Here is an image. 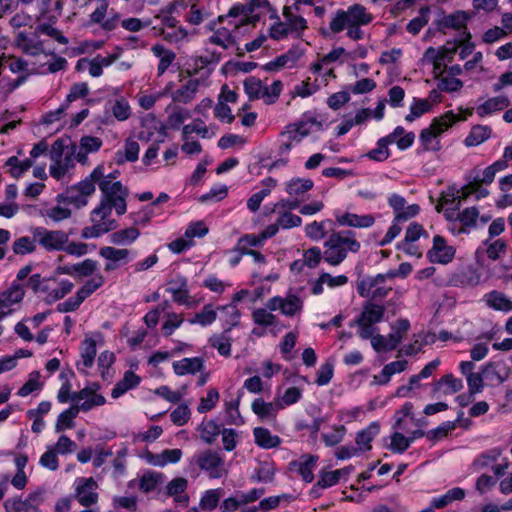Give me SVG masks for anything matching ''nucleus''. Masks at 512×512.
I'll use <instances>...</instances> for the list:
<instances>
[{
	"instance_id": "f257e3e1",
	"label": "nucleus",
	"mask_w": 512,
	"mask_h": 512,
	"mask_svg": "<svg viewBox=\"0 0 512 512\" xmlns=\"http://www.w3.org/2000/svg\"><path fill=\"white\" fill-rule=\"evenodd\" d=\"M354 236L350 230L332 232L324 242V261L331 266H338L347 258L348 252H359L361 244Z\"/></svg>"
},
{
	"instance_id": "f03ea898",
	"label": "nucleus",
	"mask_w": 512,
	"mask_h": 512,
	"mask_svg": "<svg viewBox=\"0 0 512 512\" xmlns=\"http://www.w3.org/2000/svg\"><path fill=\"white\" fill-rule=\"evenodd\" d=\"M101 169L93 171L78 184L68 187L63 193L57 196V202L65 205H72L75 208H82L87 205L88 197L96 191L93 179L100 177Z\"/></svg>"
},
{
	"instance_id": "7ed1b4c3",
	"label": "nucleus",
	"mask_w": 512,
	"mask_h": 512,
	"mask_svg": "<svg viewBox=\"0 0 512 512\" xmlns=\"http://www.w3.org/2000/svg\"><path fill=\"white\" fill-rule=\"evenodd\" d=\"M466 118H459L453 111H448L439 118H435L429 127L423 129L420 133L419 140L424 150L439 151L441 149L439 137L447 129L459 120Z\"/></svg>"
},
{
	"instance_id": "20e7f679",
	"label": "nucleus",
	"mask_w": 512,
	"mask_h": 512,
	"mask_svg": "<svg viewBox=\"0 0 512 512\" xmlns=\"http://www.w3.org/2000/svg\"><path fill=\"white\" fill-rule=\"evenodd\" d=\"M385 308L373 302H367L363 305L360 315L349 323L350 327L357 326V335L367 340L379 331L376 326L383 320Z\"/></svg>"
},
{
	"instance_id": "39448f33",
	"label": "nucleus",
	"mask_w": 512,
	"mask_h": 512,
	"mask_svg": "<svg viewBox=\"0 0 512 512\" xmlns=\"http://www.w3.org/2000/svg\"><path fill=\"white\" fill-rule=\"evenodd\" d=\"M101 193L99 205L105 208L115 210L116 214L121 216L127 211V198L129 190L120 181L110 183L109 181H101L99 183Z\"/></svg>"
},
{
	"instance_id": "423d86ee",
	"label": "nucleus",
	"mask_w": 512,
	"mask_h": 512,
	"mask_svg": "<svg viewBox=\"0 0 512 512\" xmlns=\"http://www.w3.org/2000/svg\"><path fill=\"white\" fill-rule=\"evenodd\" d=\"M112 211L99 204L90 212V226L81 230L83 239H96L118 228V222L111 217Z\"/></svg>"
},
{
	"instance_id": "0eeeda50",
	"label": "nucleus",
	"mask_w": 512,
	"mask_h": 512,
	"mask_svg": "<svg viewBox=\"0 0 512 512\" xmlns=\"http://www.w3.org/2000/svg\"><path fill=\"white\" fill-rule=\"evenodd\" d=\"M191 464L196 465L211 479H220L228 474L225 458L218 450L205 449L195 453L192 457Z\"/></svg>"
},
{
	"instance_id": "6e6552de",
	"label": "nucleus",
	"mask_w": 512,
	"mask_h": 512,
	"mask_svg": "<svg viewBox=\"0 0 512 512\" xmlns=\"http://www.w3.org/2000/svg\"><path fill=\"white\" fill-rule=\"evenodd\" d=\"M372 20V15L364 6L354 4L347 10H338L330 21L329 28L333 33H340L350 24H369Z\"/></svg>"
},
{
	"instance_id": "1a4fd4ad",
	"label": "nucleus",
	"mask_w": 512,
	"mask_h": 512,
	"mask_svg": "<svg viewBox=\"0 0 512 512\" xmlns=\"http://www.w3.org/2000/svg\"><path fill=\"white\" fill-rule=\"evenodd\" d=\"M37 244L46 252L62 251L67 242V232L63 230H49L45 227H34L31 230Z\"/></svg>"
},
{
	"instance_id": "9d476101",
	"label": "nucleus",
	"mask_w": 512,
	"mask_h": 512,
	"mask_svg": "<svg viewBox=\"0 0 512 512\" xmlns=\"http://www.w3.org/2000/svg\"><path fill=\"white\" fill-rule=\"evenodd\" d=\"M456 249L448 245L446 239L441 235H435L432 240V246L427 251L426 257L430 263L446 265L455 258Z\"/></svg>"
},
{
	"instance_id": "9b49d317",
	"label": "nucleus",
	"mask_w": 512,
	"mask_h": 512,
	"mask_svg": "<svg viewBox=\"0 0 512 512\" xmlns=\"http://www.w3.org/2000/svg\"><path fill=\"white\" fill-rule=\"evenodd\" d=\"M99 389V384L93 383L90 386H86L78 392H73L71 396V401L79 403V405H75L76 408H79V411L87 412L94 407L102 406L105 404V397L101 394L97 393Z\"/></svg>"
},
{
	"instance_id": "f8f14e48",
	"label": "nucleus",
	"mask_w": 512,
	"mask_h": 512,
	"mask_svg": "<svg viewBox=\"0 0 512 512\" xmlns=\"http://www.w3.org/2000/svg\"><path fill=\"white\" fill-rule=\"evenodd\" d=\"M166 127L154 115L148 114L141 120V128L138 133L140 141L149 142L155 136L156 142H164L166 137Z\"/></svg>"
},
{
	"instance_id": "ddd939ff",
	"label": "nucleus",
	"mask_w": 512,
	"mask_h": 512,
	"mask_svg": "<svg viewBox=\"0 0 512 512\" xmlns=\"http://www.w3.org/2000/svg\"><path fill=\"white\" fill-rule=\"evenodd\" d=\"M75 498L85 507H89L98 501L97 482L92 478L80 477L75 480Z\"/></svg>"
},
{
	"instance_id": "4468645a",
	"label": "nucleus",
	"mask_w": 512,
	"mask_h": 512,
	"mask_svg": "<svg viewBox=\"0 0 512 512\" xmlns=\"http://www.w3.org/2000/svg\"><path fill=\"white\" fill-rule=\"evenodd\" d=\"M374 280L375 276L363 277L357 284V292L361 297L382 300L390 293L392 288L384 286L385 282H374Z\"/></svg>"
},
{
	"instance_id": "2eb2a0df",
	"label": "nucleus",
	"mask_w": 512,
	"mask_h": 512,
	"mask_svg": "<svg viewBox=\"0 0 512 512\" xmlns=\"http://www.w3.org/2000/svg\"><path fill=\"white\" fill-rule=\"evenodd\" d=\"M463 387V381L460 378H456L452 373H448L432 383L431 396L433 398H440L453 395L461 391Z\"/></svg>"
},
{
	"instance_id": "dca6fc26",
	"label": "nucleus",
	"mask_w": 512,
	"mask_h": 512,
	"mask_svg": "<svg viewBox=\"0 0 512 512\" xmlns=\"http://www.w3.org/2000/svg\"><path fill=\"white\" fill-rule=\"evenodd\" d=\"M99 255L108 261L105 264V271H113L118 268L119 264L128 263L134 258L130 250L112 246L101 247Z\"/></svg>"
},
{
	"instance_id": "f3484780",
	"label": "nucleus",
	"mask_w": 512,
	"mask_h": 512,
	"mask_svg": "<svg viewBox=\"0 0 512 512\" xmlns=\"http://www.w3.org/2000/svg\"><path fill=\"white\" fill-rule=\"evenodd\" d=\"M24 297V290L19 284H13L10 288L0 293V319L10 315L15 306L18 305Z\"/></svg>"
},
{
	"instance_id": "a211bd4d",
	"label": "nucleus",
	"mask_w": 512,
	"mask_h": 512,
	"mask_svg": "<svg viewBox=\"0 0 512 512\" xmlns=\"http://www.w3.org/2000/svg\"><path fill=\"white\" fill-rule=\"evenodd\" d=\"M319 457L317 455L303 454L296 460H292L288 464L291 472H297L303 481L310 483L314 479V470Z\"/></svg>"
},
{
	"instance_id": "6ab92c4d",
	"label": "nucleus",
	"mask_w": 512,
	"mask_h": 512,
	"mask_svg": "<svg viewBox=\"0 0 512 512\" xmlns=\"http://www.w3.org/2000/svg\"><path fill=\"white\" fill-rule=\"evenodd\" d=\"M166 291L171 294L172 299L179 305L190 307L191 297L189 295L188 280L184 276H176L167 283Z\"/></svg>"
},
{
	"instance_id": "aec40b11",
	"label": "nucleus",
	"mask_w": 512,
	"mask_h": 512,
	"mask_svg": "<svg viewBox=\"0 0 512 512\" xmlns=\"http://www.w3.org/2000/svg\"><path fill=\"white\" fill-rule=\"evenodd\" d=\"M97 262L93 259H85L80 263L58 266L55 272L59 275H69L73 277H89L97 270Z\"/></svg>"
},
{
	"instance_id": "412c9836",
	"label": "nucleus",
	"mask_w": 512,
	"mask_h": 512,
	"mask_svg": "<svg viewBox=\"0 0 512 512\" xmlns=\"http://www.w3.org/2000/svg\"><path fill=\"white\" fill-rule=\"evenodd\" d=\"M77 145L71 144L66 154L50 165V175L56 180L62 179L75 165V153Z\"/></svg>"
},
{
	"instance_id": "4be33fe9",
	"label": "nucleus",
	"mask_w": 512,
	"mask_h": 512,
	"mask_svg": "<svg viewBox=\"0 0 512 512\" xmlns=\"http://www.w3.org/2000/svg\"><path fill=\"white\" fill-rule=\"evenodd\" d=\"M15 43L27 55L37 56L44 53L43 43L36 33L19 32L15 38Z\"/></svg>"
},
{
	"instance_id": "5701e85b",
	"label": "nucleus",
	"mask_w": 512,
	"mask_h": 512,
	"mask_svg": "<svg viewBox=\"0 0 512 512\" xmlns=\"http://www.w3.org/2000/svg\"><path fill=\"white\" fill-rule=\"evenodd\" d=\"M188 480L184 477L172 479L166 486V494L173 497L174 502L186 507L189 504V495L186 493Z\"/></svg>"
},
{
	"instance_id": "b1692460",
	"label": "nucleus",
	"mask_w": 512,
	"mask_h": 512,
	"mask_svg": "<svg viewBox=\"0 0 512 512\" xmlns=\"http://www.w3.org/2000/svg\"><path fill=\"white\" fill-rule=\"evenodd\" d=\"M172 367L176 375L184 376L187 374L202 372L205 367V362L201 357L183 358L181 360L174 361Z\"/></svg>"
},
{
	"instance_id": "393cba45",
	"label": "nucleus",
	"mask_w": 512,
	"mask_h": 512,
	"mask_svg": "<svg viewBox=\"0 0 512 512\" xmlns=\"http://www.w3.org/2000/svg\"><path fill=\"white\" fill-rule=\"evenodd\" d=\"M482 301L485 305L495 311L510 312L512 301L501 291L492 290L483 295Z\"/></svg>"
},
{
	"instance_id": "a878e982",
	"label": "nucleus",
	"mask_w": 512,
	"mask_h": 512,
	"mask_svg": "<svg viewBox=\"0 0 512 512\" xmlns=\"http://www.w3.org/2000/svg\"><path fill=\"white\" fill-rule=\"evenodd\" d=\"M336 220L341 226L355 227V228H368L371 227L375 218L371 214L357 215L354 213L346 212L342 215H337Z\"/></svg>"
},
{
	"instance_id": "bb28decb",
	"label": "nucleus",
	"mask_w": 512,
	"mask_h": 512,
	"mask_svg": "<svg viewBox=\"0 0 512 512\" xmlns=\"http://www.w3.org/2000/svg\"><path fill=\"white\" fill-rule=\"evenodd\" d=\"M97 354L96 342L92 338H86L81 346V361L77 362L79 372L86 374L87 369L91 368Z\"/></svg>"
},
{
	"instance_id": "cd10ccee",
	"label": "nucleus",
	"mask_w": 512,
	"mask_h": 512,
	"mask_svg": "<svg viewBox=\"0 0 512 512\" xmlns=\"http://www.w3.org/2000/svg\"><path fill=\"white\" fill-rule=\"evenodd\" d=\"M200 81L198 79H190L180 88L175 90L171 97L173 102L188 104L196 96L199 89Z\"/></svg>"
},
{
	"instance_id": "c85d7f7f",
	"label": "nucleus",
	"mask_w": 512,
	"mask_h": 512,
	"mask_svg": "<svg viewBox=\"0 0 512 512\" xmlns=\"http://www.w3.org/2000/svg\"><path fill=\"white\" fill-rule=\"evenodd\" d=\"M379 432L380 426L378 422H372L366 428L357 433L355 443L361 453L371 450V442L379 434Z\"/></svg>"
},
{
	"instance_id": "c756f323",
	"label": "nucleus",
	"mask_w": 512,
	"mask_h": 512,
	"mask_svg": "<svg viewBox=\"0 0 512 512\" xmlns=\"http://www.w3.org/2000/svg\"><path fill=\"white\" fill-rule=\"evenodd\" d=\"M251 409L262 420L275 419L277 413L282 410L277 400L274 402H265L262 398H256L252 402Z\"/></svg>"
},
{
	"instance_id": "7c9ffc66",
	"label": "nucleus",
	"mask_w": 512,
	"mask_h": 512,
	"mask_svg": "<svg viewBox=\"0 0 512 512\" xmlns=\"http://www.w3.org/2000/svg\"><path fill=\"white\" fill-rule=\"evenodd\" d=\"M153 55L159 58L157 75L162 76L176 59V54L162 44H155L151 47Z\"/></svg>"
},
{
	"instance_id": "2f4dec72",
	"label": "nucleus",
	"mask_w": 512,
	"mask_h": 512,
	"mask_svg": "<svg viewBox=\"0 0 512 512\" xmlns=\"http://www.w3.org/2000/svg\"><path fill=\"white\" fill-rule=\"evenodd\" d=\"M509 105H510L509 99L504 95H500V96L489 98L484 103L479 105L476 108V113L480 117H486L488 115H491L495 112H498V111H501V110L507 108Z\"/></svg>"
},
{
	"instance_id": "473e14b6",
	"label": "nucleus",
	"mask_w": 512,
	"mask_h": 512,
	"mask_svg": "<svg viewBox=\"0 0 512 512\" xmlns=\"http://www.w3.org/2000/svg\"><path fill=\"white\" fill-rule=\"evenodd\" d=\"M140 236V231L135 227H128L125 229L112 232L108 239L109 242L117 246H128L134 243Z\"/></svg>"
},
{
	"instance_id": "72a5a7b5",
	"label": "nucleus",
	"mask_w": 512,
	"mask_h": 512,
	"mask_svg": "<svg viewBox=\"0 0 512 512\" xmlns=\"http://www.w3.org/2000/svg\"><path fill=\"white\" fill-rule=\"evenodd\" d=\"M255 443L263 449L276 448L281 444V438L274 435L267 428L256 427L253 429Z\"/></svg>"
},
{
	"instance_id": "f704fd0d",
	"label": "nucleus",
	"mask_w": 512,
	"mask_h": 512,
	"mask_svg": "<svg viewBox=\"0 0 512 512\" xmlns=\"http://www.w3.org/2000/svg\"><path fill=\"white\" fill-rule=\"evenodd\" d=\"M485 249L478 248L476 251L477 258L481 257L482 253H485L490 260H498L506 253V242L503 239H497L494 241L486 240L483 242Z\"/></svg>"
},
{
	"instance_id": "c9c22d12",
	"label": "nucleus",
	"mask_w": 512,
	"mask_h": 512,
	"mask_svg": "<svg viewBox=\"0 0 512 512\" xmlns=\"http://www.w3.org/2000/svg\"><path fill=\"white\" fill-rule=\"evenodd\" d=\"M140 377L132 371H126L123 378L119 380L111 391V396L114 399L119 398L128 390L137 387L140 383Z\"/></svg>"
},
{
	"instance_id": "e433bc0d",
	"label": "nucleus",
	"mask_w": 512,
	"mask_h": 512,
	"mask_svg": "<svg viewBox=\"0 0 512 512\" xmlns=\"http://www.w3.org/2000/svg\"><path fill=\"white\" fill-rule=\"evenodd\" d=\"M139 151V144L135 140L128 138L125 141L123 150L116 152L115 161L119 165L125 162H135L138 159Z\"/></svg>"
},
{
	"instance_id": "4c0bfd02",
	"label": "nucleus",
	"mask_w": 512,
	"mask_h": 512,
	"mask_svg": "<svg viewBox=\"0 0 512 512\" xmlns=\"http://www.w3.org/2000/svg\"><path fill=\"white\" fill-rule=\"evenodd\" d=\"M155 34L162 36L163 39L170 44H179L188 41V31L182 25H178L174 29L156 28L153 27Z\"/></svg>"
},
{
	"instance_id": "58836bf2",
	"label": "nucleus",
	"mask_w": 512,
	"mask_h": 512,
	"mask_svg": "<svg viewBox=\"0 0 512 512\" xmlns=\"http://www.w3.org/2000/svg\"><path fill=\"white\" fill-rule=\"evenodd\" d=\"M502 454V449L499 447H494L489 449L480 455H478L473 461V468L475 471H480L482 469L491 467L498 461Z\"/></svg>"
},
{
	"instance_id": "ea45409f",
	"label": "nucleus",
	"mask_w": 512,
	"mask_h": 512,
	"mask_svg": "<svg viewBox=\"0 0 512 512\" xmlns=\"http://www.w3.org/2000/svg\"><path fill=\"white\" fill-rule=\"evenodd\" d=\"M492 129L486 125L473 126L465 138V145L468 147L478 146L490 138Z\"/></svg>"
},
{
	"instance_id": "a19ab883",
	"label": "nucleus",
	"mask_w": 512,
	"mask_h": 512,
	"mask_svg": "<svg viewBox=\"0 0 512 512\" xmlns=\"http://www.w3.org/2000/svg\"><path fill=\"white\" fill-rule=\"evenodd\" d=\"M448 283L454 287L475 286L479 283V276L471 270H461L452 274Z\"/></svg>"
},
{
	"instance_id": "79ce46f5",
	"label": "nucleus",
	"mask_w": 512,
	"mask_h": 512,
	"mask_svg": "<svg viewBox=\"0 0 512 512\" xmlns=\"http://www.w3.org/2000/svg\"><path fill=\"white\" fill-rule=\"evenodd\" d=\"M342 471L343 470L321 472L318 481L311 489V493L318 495V490L336 485L342 477Z\"/></svg>"
},
{
	"instance_id": "37998d69",
	"label": "nucleus",
	"mask_w": 512,
	"mask_h": 512,
	"mask_svg": "<svg viewBox=\"0 0 512 512\" xmlns=\"http://www.w3.org/2000/svg\"><path fill=\"white\" fill-rule=\"evenodd\" d=\"M332 225L330 219L313 221L305 226V235L311 240L319 241L327 236V227Z\"/></svg>"
},
{
	"instance_id": "c03bdc74",
	"label": "nucleus",
	"mask_w": 512,
	"mask_h": 512,
	"mask_svg": "<svg viewBox=\"0 0 512 512\" xmlns=\"http://www.w3.org/2000/svg\"><path fill=\"white\" fill-rule=\"evenodd\" d=\"M240 398L241 395H238L236 398L231 399L230 401H225L224 407L226 413V423L237 426L244 423V419L239 411Z\"/></svg>"
},
{
	"instance_id": "a18cd8bd",
	"label": "nucleus",
	"mask_w": 512,
	"mask_h": 512,
	"mask_svg": "<svg viewBox=\"0 0 512 512\" xmlns=\"http://www.w3.org/2000/svg\"><path fill=\"white\" fill-rule=\"evenodd\" d=\"M221 425L216 423L214 420L203 422L199 426L200 437L206 444H213L217 437L221 434Z\"/></svg>"
},
{
	"instance_id": "49530a36",
	"label": "nucleus",
	"mask_w": 512,
	"mask_h": 512,
	"mask_svg": "<svg viewBox=\"0 0 512 512\" xmlns=\"http://www.w3.org/2000/svg\"><path fill=\"white\" fill-rule=\"evenodd\" d=\"M314 183L311 179L293 178L286 184V192L291 196H301L311 190Z\"/></svg>"
},
{
	"instance_id": "de8ad7c7",
	"label": "nucleus",
	"mask_w": 512,
	"mask_h": 512,
	"mask_svg": "<svg viewBox=\"0 0 512 512\" xmlns=\"http://www.w3.org/2000/svg\"><path fill=\"white\" fill-rule=\"evenodd\" d=\"M218 310L221 311L223 320L225 324L228 326L225 329V332H229L233 327H236L240 323V311L234 304H228L224 306L218 307Z\"/></svg>"
},
{
	"instance_id": "09e8293b",
	"label": "nucleus",
	"mask_w": 512,
	"mask_h": 512,
	"mask_svg": "<svg viewBox=\"0 0 512 512\" xmlns=\"http://www.w3.org/2000/svg\"><path fill=\"white\" fill-rule=\"evenodd\" d=\"M78 413L79 408H76L75 405L61 412L56 421V432L72 428L74 426V419L77 417Z\"/></svg>"
},
{
	"instance_id": "8fccbe9b",
	"label": "nucleus",
	"mask_w": 512,
	"mask_h": 512,
	"mask_svg": "<svg viewBox=\"0 0 512 512\" xmlns=\"http://www.w3.org/2000/svg\"><path fill=\"white\" fill-rule=\"evenodd\" d=\"M208 43L222 47L223 49L229 48L235 43V38L231 31L227 28H219L208 38Z\"/></svg>"
},
{
	"instance_id": "3c124183",
	"label": "nucleus",
	"mask_w": 512,
	"mask_h": 512,
	"mask_svg": "<svg viewBox=\"0 0 512 512\" xmlns=\"http://www.w3.org/2000/svg\"><path fill=\"white\" fill-rule=\"evenodd\" d=\"M37 241L34 236H22L13 242L12 250L16 255L31 254L36 251Z\"/></svg>"
},
{
	"instance_id": "603ef678",
	"label": "nucleus",
	"mask_w": 512,
	"mask_h": 512,
	"mask_svg": "<svg viewBox=\"0 0 512 512\" xmlns=\"http://www.w3.org/2000/svg\"><path fill=\"white\" fill-rule=\"evenodd\" d=\"M163 482V474L158 472H147L139 481V489L144 493H150L157 489Z\"/></svg>"
},
{
	"instance_id": "864d4df0",
	"label": "nucleus",
	"mask_w": 512,
	"mask_h": 512,
	"mask_svg": "<svg viewBox=\"0 0 512 512\" xmlns=\"http://www.w3.org/2000/svg\"><path fill=\"white\" fill-rule=\"evenodd\" d=\"M74 288V284L69 280H61L59 282V287L56 289H52L46 292V302L48 304H51L53 302H56L58 300L63 299L66 295L71 293V291Z\"/></svg>"
},
{
	"instance_id": "5fc2aeb1",
	"label": "nucleus",
	"mask_w": 512,
	"mask_h": 512,
	"mask_svg": "<svg viewBox=\"0 0 512 512\" xmlns=\"http://www.w3.org/2000/svg\"><path fill=\"white\" fill-rule=\"evenodd\" d=\"M217 318V313L211 304H207L195 316L188 320L190 324H199L203 327L211 325Z\"/></svg>"
},
{
	"instance_id": "6e6d98bb",
	"label": "nucleus",
	"mask_w": 512,
	"mask_h": 512,
	"mask_svg": "<svg viewBox=\"0 0 512 512\" xmlns=\"http://www.w3.org/2000/svg\"><path fill=\"white\" fill-rule=\"evenodd\" d=\"M222 496V489H209L206 490L201 496L199 506L203 510L212 511L214 510L219 503V500Z\"/></svg>"
},
{
	"instance_id": "4d7b16f0",
	"label": "nucleus",
	"mask_w": 512,
	"mask_h": 512,
	"mask_svg": "<svg viewBox=\"0 0 512 512\" xmlns=\"http://www.w3.org/2000/svg\"><path fill=\"white\" fill-rule=\"evenodd\" d=\"M294 124L298 128L300 136L303 138L312 132L321 131L323 129L322 122L313 117H304Z\"/></svg>"
},
{
	"instance_id": "13d9d810",
	"label": "nucleus",
	"mask_w": 512,
	"mask_h": 512,
	"mask_svg": "<svg viewBox=\"0 0 512 512\" xmlns=\"http://www.w3.org/2000/svg\"><path fill=\"white\" fill-rule=\"evenodd\" d=\"M467 184L462 188L463 198L475 194L477 199L485 198L489 195V190L483 187L484 183H476L475 179L466 177Z\"/></svg>"
},
{
	"instance_id": "bf43d9fd",
	"label": "nucleus",
	"mask_w": 512,
	"mask_h": 512,
	"mask_svg": "<svg viewBox=\"0 0 512 512\" xmlns=\"http://www.w3.org/2000/svg\"><path fill=\"white\" fill-rule=\"evenodd\" d=\"M5 165L10 167L12 177L19 178L24 172L28 171L32 167L33 161L31 159L19 161L16 156H11L7 159Z\"/></svg>"
},
{
	"instance_id": "052dcab7",
	"label": "nucleus",
	"mask_w": 512,
	"mask_h": 512,
	"mask_svg": "<svg viewBox=\"0 0 512 512\" xmlns=\"http://www.w3.org/2000/svg\"><path fill=\"white\" fill-rule=\"evenodd\" d=\"M220 60L221 53L205 49V54L196 57L194 60L195 70L198 71L209 66H215L220 62Z\"/></svg>"
},
{
	"instance_id": "680f3d73",
	"label": "nucleus",
	"mask_w": 512,
	"mask_h": 512,
	"mask_svg": "<svg viewBox=\"0 0 512 512\" xmlns=\"http://www.w3.org/2000/svg\"><path fill=\"white\" fill-rule=\"evenodd\" d=\"M104 277L101 274H96L91 279L87 280L83 286H81L77 293L85 301L90 295H92L97 289L104 284Z\"/></svg>"
},
{
	"instance_id": "e2e57ef3",
	"label": "nucleus",
	"mask_w": 512,
	"mask_h": 512,
	"mask_svg": "<svg viewBox=\"0 0 512 512\" xmlns=\"http://www.w3.org/2000/svg\"><path fill=\"white\" fill-rule=\"evenodd\" d=\"M210 345L215 348L221 356L229 357L231 354V340L224 333L213 335L209 338Z\"/></svg>"
},
{
	"instance_id": "0e129e2a",
	"label": "nucleus",
	"mask_w": 512,
	"mask_h": 512,
	"mask_svg": "<svg viewBox=\"0 0 512 512\" xmlns=\"http://www.w3.org/2000/svg\"><path fill=\"white\" fill-rule=\"evenodd\" d=\"M303 302L296 295H289L282 298L281 312L286 316H294L302 310Z\"/></svg>"
},
{
	"instance_id": "69168bd1",
	"label": "nucleus",
	"mask_w": 512,
	"mask_h": 512,
	"mask_svg": "<svg viewBox=\"0 0 512 512\" xmlns=\"http://www.w3.org/2000/svg\"><path fill=\"white\" fill-rule=\"evenodd\" d=\"M467 19L468 17L465 12L458 11L443 17L440 22V26L442 28L461 29L466 26Z\"/></svg>"
},
{
	"instance_id": "338daca9",
	"label": "nucleus",
	"mask_w": 512,
	"mask_h": 512,
	"mask_svg": "<svg viewBox=\"0 0 512 512\" xmlns=\"http://www.w3.org/2000/svg\"><path fill=\"white\" fill-rule=\"evenodd\" d=\"M253 322L262 327H270L276 324V316L265 308H257L252 312Z\"/></svg>"
},
{
	"instance_id": "774afa93",
	"label": "nucleus",
	"mask_w": 512,
	"mask_h": 512,
	"mask_svg": "<svg viewBox=\"0 0 512 512\" xmlns=\"http://www.w3.org/2000/svg\"><path fill=\"white\" fill-rule=\"evenodd\" d=\"M388 145L389 144L386 142V139H384L383 137L380 138L377 141L376 148L370 150L366 154V157H368L371 160L377 161V162L385 161L390 156V151H389Z\"/></svg>"
}]
</instances>
